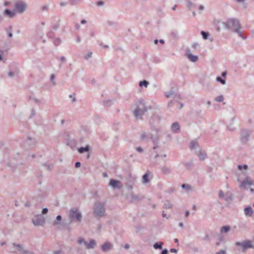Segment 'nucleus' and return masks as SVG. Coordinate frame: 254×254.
<instances>
[{"instance_id": "nucleus-11", "label": "nucleus", "mask_w": 254, "mask_h": 254, "mask_svg": "<svg viewBox=\"0 0 254 254\" xmlns=\"http://www.w3.org/2000/svg\"><path fill=\"white\" fill-rule=\"evenodd\" d=\"M114 245L109 241L104 243L101 247V250L104 253H107L113 249Z\"/></svg>"}, {"instance_id": "nucleus-36", "label": "nucleus", "mask_w": 254, "mask_h": 254, "mask_svg": "<svg viewBox=\"0 0 254 254\" xmlns=\"http://www.w3.org/2000/svg\"><path fill=\"white\" fill-rule=\"evenodd\" d=\"M148 85H149V82L145 80L141 81L139 83V85L140 87L144 86L146 88V87H147Z\"/></svg>"}, {"instance_id": "nucleus-61", "label": "nucleus", "mask_w": 254, "mask_h": 254, "mask_svg": "<svg viewBox=\"0 0 254 254\" xmlns=\"http://www.w3.org/2000/svg\"><path fill=\"white\" fill-rule=\"evenodd\" d=\"M124 247L126 249H128L129 248V245L127 244H126L124 245Z\"/></svg>"}, {"instance_id": "nucleus-29", "label": "nucleus", "mask_w": 254, "mask_h": 254, "mask_svg": "<svg viewBox=\"0 0 254 254\" xmlns=\"http://www.w3.org/2000/svg\"><path fill=\"white\" fill-rule=\"evenodd\" d=\"M163 243L162 242H157L153 245L155 249H162Z\"/></svg>"}, {"instance_id": "nucleus-14", "label": "nucleus", "mask_w": 254, "mask_h": 254, "mask_svg": "<svg viewBox=\"0 0 254 254\" xmlns=\"http://www.w3.org/2000/svg\"><path fill=\"white\" fill-rule=\"evenodd\" d=\"M109 186L114 189H121L122 187L120 181L114 179H111L110 180Z\"/></svg>"}, {"instance_id": "nucleus-63", "label": "nucleus", "mask_w": 254, "mask_h": 254, "mask_svg": "<svg viewBox=\"0 0 254 254\" xmlns=\"http://www.w3.org/2000/svg\"><path fill=\"white\" fill-rule=\"evenodd\" d=\"M114 24V22H111V21H108L107 22V24H108V25H110H110H113Z\"/></svg>"}, {"instance_id": "nucleus-28", "label": "nucleus", "mask_w": 254, "mask_h": 254, "mask_svg": "<svg viewBox=\"0 0 254 254\" xmlns=\"http://www.w3.org/2000/svg\"><path fill=\"white\" fill-rule=\"evenodd\" d=\"M230 230V227L229 226H223L221 228L220 232L221 233H228V232H229Z\"/></svg>"}, {"instance_id": "nucleus-6", "label": "nucleus", "mask_w": 254, "mask_h": 254, "mask_svg": "<svg viewBox=\"0 0 254 254\" xmlns=\"http://www.w3.org/2000/svg\"><path fill=\"white\" fill-rule=\"evenodd\" d=\"M35 226H44L45 224V219L41 214L36 215L32 219Z\"/></svg>"}, {"instance_id": "nucleus-4", "label": "nucleus", "mask_w": 254, "mask_h": 254, "mask_svg": "<svg viewBox=\"0 0 254 254\" xmlns=\"http://www.w3.org/2000/svg\"><path fill=\"white\" fill-rule=\"evenodd\" d=\"M69 217L70 221L80 222L82 219V215L79 210L76 208L72 209L70 210Z\"/></svg>"}, {"instance_id": "nucleus-50", "label": "nucleus", "mask_w": 254, "mask_h": 254, "mask_svg": "<svg viewBox=\"0 0 254 254\" xmlns=\"http://www.w3.org/2000/svg\"><path fill=\"white\" fill-rule=\"evenodd\" d=\"M198 44L196 43H193L191 45V47L194 49H197V48L198 47Z\"/></svg>"}, {"instance_id": "nucleus-32", "label": "nucleus", "mask_w": 254, "mask_h": 254, "mask_svg": "<svg viewBox=\"0 0 254 254\" xmlns=\"http://www.w3.org/2000/svg\"><path fill=\"white\" fill-rule=\"evenodd\" d=\"M89 150V147L88 146H86L85 147H81L78 148V151L80 153H83L84 152H88Z\"/></svg>"}, {"instance_id": "nucleus-7", "label": "nucleus", "mask_w": 254, "mask_h": 254, "mask_svg": "<svg viewBox=\"0 0 254 254\" xmlns=\"http://www.w3.org/2000/svg\"><path fill=\"white\" fill-rule=\"evenodd\" d=\"M218 196L220 199L226 201H231L233 200V195L229 191L224 193L222 190H220L218 192Z\"/></svg>"}, {"instance_id": "nucleus-64", "label": "nucleus", "mask_w": 254, "mask_h": 254, "mask_svg": "<svg viewBox=\"0 0 254 254\" xmlns=\"http://www.w3.org/2000/svg\"><path fill=\"white\" fill-rule=\"evenodd\" d=\"M61 252V251H56L54 252V254H60Z\"/></svg>"}, {"instance_id": "nucleus-16", "label": "nucleus", "mask_w": 254, "mask_h": 254, "mask_svg": "<svg viewBox=\"0 0 254 254\" xmlns=\"http://www.w3.org/2000/svg\"><path fill=\"white\" fill-rule=\"evenodd\" d=\"M253 185V181L250 177H247L245 180L243 181L240 185V187L242 189L245 188L246 186H251Z\"/></svg>"}, {"instance_id": "nucleus-40", "label": "nucleus", "mask_w": 254, "mask_h": 254, "mask_svg": "<svg viewBox=\"0 0 254 254\" xmlns=\"http://www.w3.org/2000/svg\"><path fill=\"white\" fill-rule=\"evenodd\" d=\"M215 101L218 102H222L224 100L223 96L222 95H219L215 98Z\"/></svg>"}, {"instance_id": "nucleus-54", "label": "nucleus", "mask_w": 254, "mask_h": 254, "mask_svg": "<svg viewBox=\"0 0 254 254\" xmlns=\"http://www.w3.org/2000/svg\"><path fill=\"white\" fill-rule=\"evenodd\" d=\"M168 251L167 249L163 250L161 252V254H168Z\"/></svg>"}, {"instance_id": "nucleus-31", "label": "nucleus", "mask_w": 254, "mask_h": 254, "mask_svg": "<svg viewBox=\"0 0 254 254\" xmlns=\"http://www.w3.org/2000/svg\"><path fill=\"white\" fill-rule=\"evenodd\" d=\"M182 188L188 192L191 190V186L189 184H184L182 185Z\"/></svg>"}, {"instance_id": "nucleus-20", "label": "nucleus", "mask_w": 254, "mask_h": 254, "mask_svg": "<svg viewBox=\"0 0 254 254\" xmlns=\"http://www.w3.org/2000/svg\"><path fill=\"white\" fill-rule=\"evenodd\" d=\"M253 212V210L251 206L246 207L244 209V213L246 216H252Z\"/></svg>"}, {"instance_id": "nucleus-59", "label": "nucleus", "mask_w": 254, "mask_h": 254, "mask_svg": "<svg viewBox=\"0 0 254 254\" xmlns=\"http://www.w3.org/2000/svg\"><path fill=\"white\" fill-rule=\"evenodd\" d=\"M71 142H72L71 141L68 140L67 142V144L68 145L70 146V147H72V144Z\"/></svg>"}, {"instance_id": "nucleus-34", "label": "nucleus", "mask_w": 254, "mask_h": 254, "mask_svg": "<svg viewBox=\"0 0 254 254\" xmlns=\"http://www.w3.org/2000/svg\"><path fill=\"white\" fill-rule=\"evenodd\" d=\"M201 34L202 36V38L204 40H207L209 39V37L210 36V35L208 32H206L203 31H202L201 32Z\"/></svg>"}, {"instance_id": "nucleus-2", "label": "nucleus", "mask_w": 254, "mask_h": 254, "mask_svg": "<svg viewBox=\"0 0 254 254\" xmlns=\"http://www.w3.org/2000/svg\"><path fill=\"white\" fill-rule=\"evenodd\" d=\"M105 203L97 201L95 203L93 208V213L95 216L98 218L106 216Z\"/></svg>"}, {"instance_id": "nucleus-17", "label": "nucleus", "mask_w": 254, "mask_h": 254, "mask_svg": "<svg viewBox=\"0 0 254 254\" xmlns=\"http://www.w3.org/2000/svg\"><path fill=\"white\" fill-rule=\"evenodd\" d=\"M195 153L199 157L200 160H204L207 157L205 151L200 148L198 150H196Z\"/></svg>"}, {"instance_id": "nucleus-37", "label": "nucleus", "mask_w": 254, "mask_h": 254, "mask_svg": "<svg viewBox=\"0 0 254 254\" xmlns=\"http://www.w3.org/2000/svg\"><path fill=\"white\" fill-rule=\"evenodd\" d=\"M173 207V204L169 201H167L164 204V208L167 209H171Z\"/></svg>"}, {"instance_id": "nucleus-56", "label": "nucleus", "mask_w": 254, "mask_h": 254, "mask_svg": "<svg viewBox=\"0 0 254 254\" xmlns=\"http://www.w3.org/2000/svg\"><path fill=\"white\" fill-rule=\"evenodd\" d=\"M80 166V163L79 162H76L75 164V168H78Z\"/></svg>"}, {"instance_id": "nucleus-25", "label": "nucleus", "mask_w": 254, "mask_h": 254, "mask_svg": "<svg viewBox=\"0 0 254 254\" xmlns=\"http://www.w3.org/2000/svg\"><path fill=\"white\" fill-rule=\"evenodd\" d=\"M53 43L55 46H59L62 43V40L58 37H54L53 39Z\"/></svg>"}, {"instance_id": "nucleus-38", "label": "nucleus", "mask_w": 254, "mask_h": 254, "mask_svg": "<svg viewBox=\"0 0 254 254\" xmlns=\"http://www.w3.org/2000/svg\"><path fill=\"white\" fill-rule=\"evenodd\" d=\"M216 80L217 82H220L222 85H225L226 84V80L225 79H223L219 76H217L216 78Z\"/></svg>"}, {"instance_id": "nucleus-27", "label": "nucleus", "mask_w": 254, "mask_h": 254, "mask_svg": "<svg viewBox=\"0 0 254 254\" xmlns=\"http://www.w3.org/2000/svg\"><path fill=\"white\" fill-rule=\"evenodd\" d=\"M62 216L61 215H58L56 217V219L53 221V225L57 226L60 224V221L62 220Z\"/></svg>"}, {"instance_id": "nucleus-45", "label": "nucleus", "mask_w": 254, "mask_h": 254, "mask_svg": "<svg viewBox=\"0 0 254 254\" xmlns=\"http://www.w3.org/2000/svg\"><path fill=\"white\" fill-rule=\"evenodd\" d=\"M166 157V155L165 154H161L159 155L158 154H156V155L155 156V158L157 159V158H165Z\"/></svg>"}, {"instance_id": "nucleus-62", "label": "nucleus", "mask_w": 254, "mask_h": 254, "mask_svg": "<svg viewBox=\"0 0 254 254\" xmlns=\"http://www.w3.org/2000/svg\"><path fill=\"white\" fill-rule=\"evenodd\" d=\"M190 215V211L189 210H187L185 212V216L188 217Z\"/></svg>"}, {"instance_id": "nucleus-53", "label": "nucleus", "mask_w": 254, "mask_h": 254, "mask_svg": "<svg viewBox=\"0 0 254 254\" xmlns=\"http://www.w3.org/2000/svg\"><path fill=\"white\" fill-rule=\"evenodd\" d=\"M136 151L139 152H142L143 151V149L141 147H137L136 149Z\"/></svg>"}, {"instance_id": "nucleus-60", "label": "nucleus", "mask_w": 254, "mask_h": 254, "mask_svg": "<svg viewBox=\"0 0 254 254\" xmlns=\"http://www.w3.org/2000/svg\"><path fill=\"white\" fill-rule=\"evenodd\" d=\"M177 250L175 249H170V252L171 253H176L177 252Z\"/></svg>"}, {"instance_id": "nucleus-8", "label": "nucleus", "mask_w": 254, "mask_h": 254, "mask_svg": "<svg viewBox=\"0 0 254 254\" xmlns=\"http://www.w3.org/2000/svg\"><path fill=\"white\" fill-rule=\"evenodd\" d=\"M235 245L237 246L241 247L243 251H245L248 248H253L252 242L249 240L245 241L243 242H236Z\"/></svg>"}, {"instance_id": "nucleus-44", "label": "nucleus", "mask_w": 254, "mask_h": 254, "mask_svg": "<svg viewBox=\"0 0 254 254\" xmlns=\"http://www.w3.org/2000/svg\"><path fill=\"white\" fill-rule=\"evenodd\" d=\"M105 106H111L112 104V101L111 100H106L103 103Z\"/></svg>"}, {"instance_id": "nucleus-39", "label": "nucleus", "mask_w": 254, "mask_h": 254, "mask_svg": "<svg viewBox=\"0 0 254 254\" xmlns=\"http://www.w3.org/2000/svg\"><path fill=\"white\" fill-rule=\"evenodd\" d=\"M50 81L52 83V85L53 86H55L56 84V82L55 81V76L54 74H52L50 76Z\"/></svg>"}, {"instance_id": "nucleus-10", "label": "nucleus", "mask_w": 254, "mask_h": 254, "mask_svg": "<svg viewBox=\"0 0 254 254\" xmlns=\"http://www.w3.org/2000/svg\"><path fill=\"white\" fill-rule=\"evenodd\" d=\"M142 139H145L147 137H149L152 140L154 145L153 146V149H155L158 147L157 144L158 143V138H154L152 134H147L145 132H143L141 134V135Z\"/></svg>"}, {"instance_id": "nucleus-19", "label": "nucleus", "mask_w": 254, "mask_h": 254, "mask_svg": "<svg viewBox=\"0 0 254 254\" xmlns=\"http://www.w3.org/2000/svg\"><path fill=\"white\" fill-rule=\"evenodd\" d=\"M190 149L191 150H194L195 152H196V150H198L200 149V147L197 142L196 141L193 140L190 143Z\"/></svg>"}, {"instance_id": "nucleus-5", "label": "nucleus", "mask_w": 254, "mask_h": 254, "mask_svg": "<svg viewBox=\"0 0 254 254\" xmlns=\"http://www.w3.org/2000/svg\"><path fill=\"white\" fill-rule=\"evenodd\" d=\"M27 4L22 0H19L15 3V8L19 13H22L27 8Z\"/></svg>"}, {"instance_id": "nucleus-35", "label": "nucleus", "mask_w": 254, "mask_h": 254, "mask_svg": "<svg viewBox=\"0 0 254 254\" xmlns=\"http://www.w3.org/2000/svg\"><path fill=\"white\" fill-rule=\"evenodd\" d=\"M130 197L132 201H138L140 199V197L139 195H135L134 194H131Z\"/></svg>"}, {"instance_id": "nucleus-23", "label": "nucleus", "mask_w": 254, "mask_h": 254, "mask_svg": "<svg viewBox=\"0 0 254 254\" xmlns=\"http://www.w3.org/2000/svg\"><path fill=\"white\" fill-rule=\"evenodd\" d=\"M165 96L167 98L173 97L174 98H176L177 94L175 93L173 90H170L165 93Z\"/></svg>"}, {"instance_id": "nucleus-48", "label": "nucleus", "mask_w": 254, "mask_h": 254, "mask_svg": "<svg viewBox=\"0 0 254 254\" xmlns=\"http://www.w3.org/2000/svg\"><path fill=\"white\" fill-rule=\"evenodd\" d=\"M48 209L47 208H44L42 211V214L44 215L48 213Z\"/></svg>"}, {"instance_id": "nucleus-21", "label": "nucleus", "mask_w": 254, "mask_h": 254, "mask_svg": "<svg viewBox=\"0 0 254 254\" xmlns=\"http://www.w3.org/2000/svg\"><path fill=\"white\" fill-rule=\"evenodd\" d=\"M4 14L7 16L9 18L13 17L16 14L14 10H11L9 9H6L4 12Z\"/></svg>"}, {"instance_id": "nucleus-15", "label": "nucleus", "mask_w": 254, "mask_h": 254, "mask_svg": "<svg viewBox=\"0 0 254 254\" xmlns=\"http://www.w3.org/2000/svg\"><path fill=\"white\" fill-rule=\"evenodd\" d=\"M250 136V131L247 130H242L241 133V141L243 143H246Z\"/></svg>"}, {"instance_id": "nucleus-24", "label": "nucleus", "mask_w": 254, "mask_h": 254, "mask_svg": "<svg viewBox=\"0 0 254 254\" xmlns=\"http://www.w3.org/2000/svg\"><path fill=\"white\" fill-rule=\"evenodd\" d=\"M186 5L187 7L190 10H191L192 8H193L195 7V4L192 2H191L190 0H187Z\"/></svg>"}, {"instance_id": "nucleus-49", "label": "nucleus", "mask_w": 254, "mask_h": 254, "mask_svg": "<svg viewBox=\"0 0 254 254\" xmlns=\"http://www.w3.org/2000/svg\"><path fill=\"white\" fill-rule=\"evenodd\" d=\"M104 1H102V0L98 1L96 3L97 5L99 6H103L104 5Z\"/></svg>"}, {"instance_id": "nucleus-18", "label": "nucleus", "mask_w": 254, "mask_h": 254, "mask_svg": "<svg viewBox=\"0 0 254 254\" xmlns=\"http://www.w3.org/2000/svg\"><path fill=\"white\" fill-rule=\"evenodd\" d=\"M171 130L175 133L178 132L180 129V126L178 122L173 123L171 126Z\"/></svg>"}, {"instance_id": "nucleus-55", "label": "nucleus", "mask_w": 254, "mask_h": 254, "mask_svg": "<svg viewBox=\"0 0 254 254\" xmlns=\"http://www.w3.org/2000/svg\"><path fill=\"white\" fill-rule=\"evenodd\" d=\"M81 0H71L72 4H75L77 2L80 1Z\"/></svg>"}, {"instance_id": "nucleus-9", "label": "nucleus", "mask_w": 254, "mask_h": 254, "mask_svg": "<svg viewBox=\"0 0 254 254\" xmlns=\"http://www.w3.org/2000/svg\"><path fill=\"white\" fill-rule=\"evenodd\" d=\"M60 23V18L58 17L54 16L51 18V26L53 30H57Z\"/></svg>"}, {"instance_id": "nucleus-43", "label": "nucleus", "mask_w": 254, "mask_h": 254, "mask_svg": "<svg viewBox=\"0 0 254 254\" xmlns=\"http://www.w3.org/2000/svg\"><path fill=\"white\" fill-rule=\"evenodd\" d=\"M248 165H246V164H244V165H239L238 166V168L239 170H241L242 169H244L245 170H247L248 169Z\"/></svg>"}, {"instance_id": "nucleus-42", "label": "nucleus", "mask_w": 254, "mask_h": 254, "mask_svg": "<svg viewBox=\"0 0 254 254\" xmlns=\"http://www.w3.org/2000/svg\"><path fill=\"white\" fill-rule=\"evenodd\" d=\"M18 72L17 71H9L8 72V75L9 77H12L17 75Z\"/></svg>"}, {"instance_id": "nucleus-41", "label": "nucleus", "mask_w": 254, "mask_h": 254, "mask_svg": "<svg viewBox=\"0 0 254 254\" xmlns=\"http://www.w3.org/2000/svg\"><path fill=\"white\" fill-rule=\"evenodd\" d=\"M7 34L9 37L11 38L13 36L12 33V27H9L7 30Z\"/></svg>"}, {"instance_id": "nucleus-30", "label": "nucleus", "mask_w": 254, "mask_h": 254, "mask_svg": "<svg viewBox=\"0 0 254 254\" xmlns=\"http://www.w3.org/2000/svg\"><path fill=\"white\" fill-rule=\"evenodd\" d=\"M161 170L165 174H168L171 172L170 169L167 166H164L161 168Z\"/></svg>"}, {"instance_id": "nucleus-46", "label": "nucleus", "mask_w": 254, "mask_h": 254, "mask_svg": "<svg viewBox=\"0 0 254 254\" xmlns=\"http://www.w3.org/2000/svg\"><path fill=\"white\" fill-rule=\"evenodd\" d=\"M92 52H90L87 54H86L84 56V58L86 60H88V59L92 57Z\"/></svg>"}, {"instance_id": "nucleus-57", "label": "nucleus", "mask_w": 254, "mask_h": 254, "mask_svg": "<svg viewBox=\"0 0 254 254\" xmlns=\"http://www.w3.org/2000/svg\"><path fill=\"white\" fill-rule=\"evenodd\" d=\"M36 115V112L34 110L32 109L31 110V117H33Z\"/></svg>"}, {"instance_id": "nucleus-22", "label": "nucleus", "mask_w": 254, "mask_h": 254, "mask_svg": "<svg viewBox=\"0 0 254 254\" xmlns=\"http://www.w3.org/2000/svg\"><path fill=\"white\" fill-rule=\"evenodd\" d=\"M96 246V242L93 240L91 239L89 242H88L87 245V249H94Z\"/></svg>"}, {"instance_id": "nucleus-13", "label": "nucleus", "mask_w": 254, "mask_h": 254, "mask_svg": "<svg viewBox=\"0 0 254 254\" xmlns=\"http://www.w3.org/2000/svg\"><path fill=\"white\" fill-rule=\"evenodd\" d=\"M12 247L15 250L13 251V253L20 252L23 254H27L28 253V251L24 250L22 246L20 244H13Z\"/></svg>"}, {"instance_id": "nucleus-52", "label": "nucleus", "mask_w": 254, "mask_h": 254, "mask_svg": "<svg viewBox=\"0 0 254 254\" xmlns=\"http://www.w3.org/2000/svg\"><path fill=\"white\" fill-rule=\"evenodd\" d=\"M204 9V6L202 5H200L198 6V10L199 11V12H201V11L203 10Z\"/></svg>"}, {"instance_id": "nucleus-26", "label": "nucleus", "mask_w": 254, "mask_h": 254, "mask_svg": "<svg viewBox=\"0 0 254 254\" xmlns=\"http://www.w3.org/2000/svg\"><path fill=\"white\" fill-rule=\"evenodd\" d=\"M77 243L79 245H84L86 248H87V245L88 244V242L85 240L84 239L82 238H80L78 239L77 241Z\"/></svg>"}, {"instance_id": "nucleus-47", "label": "nucleus", "mask_w": 254, "mask_h": 254, "mask_svg": "<svg viewBox=\"0 0 254 254\" xmlns=\"http://www.w3.org/2000/svg\"><path fill=\"white\" fill-rule=\"evenodd\" d=\"M127 187L128 190H132L133 188V184L127 183Z\"/></svg>"}, {"instance_id": "nucleus-33", "label": "nucleus", "mask_w": 254, "mask_h": 254, "mask_svg": "<svg viewBox=\"0 0 254 254\" xmlns=\"http://www.w3.org/2000/svg\"><path fill=\"white\" fill-rule=\"evenodd\" d=\"M142 182L143 184H147L148 183V173L146 172L143 176H142Z\"/></svg>"}, {"instance_id": "nucleus-51", "label": "nucleus", "mask_w": 254, "mask_h": 254, "mask_svg": "<svg viewBox=\"0 0 254 254\" xmlns=\"http://www.w3.org/2000/svg\"><path fill=\"white\" fill-rule=\"evenodd\" d=\"M215 254H226L225 250H221L220 251L217 252Z\"/></svg>"}, {"instance_id": "nucleus-12", "label": "nucleus", "mask_w": 254, "mask_h": 254, "mask_svg": "<svg viewBox=\"0 0 254 254\" xmlns=\"http://www.w3.org/2000/svg\"><path fill=\"white\" fill-rule=\"evenodd\" d=\"M186 56L190 61L195 63L198 60V57L196 55H193L191 53L189 49L186 51Z\"/></svg>"}, {"instance_id": "nucleus-58", "label": "nucleus", "mask_w": 254, "mask_h": 254, "mask_svg": "<svg viewBox=\"0 0 254 254\" xmlns=\"http://www.w3.org/2000/svg\"><path fill=\"white\" fill-rule=\"evenodd\" d=\"M33 99H34V101L36 103H38V104H40V103H41V101H40V100H39V99H37V98H34Z\"/></svg>"}, {"instance_id": "nucleus-3", "label": "nucleus", "mask_w": 254, "mask_h": 254, "mask_svg": "<svg viewBox=\"0 0 254 254\" xmlns=\"http://www.w3.org/2000/svg\"><path fill=\"white\" fill-rule=\"evenodd\" d=\"M147 110V108L144 102L138 101L136 104V108L133 111V115L136 119H140Z\"/></svg>"}, {"instance_id": "nucleus-1", "label": "nucleus", "mask_w": 254, "mask_h": 254, "mask_svg": "<svg viewBox=\"0 0 254 254\" xmlns=\"http://www.w3.org/2000/svg\"><path fill=\"white\" fill-rule=\"evenodd\" d=\"M223 24L225 29H231L233 32L238 34L239 36L243 40L246 39V37L241 31V26L238 19L234 18H229Z\"/></svg>"}]
</instances>
